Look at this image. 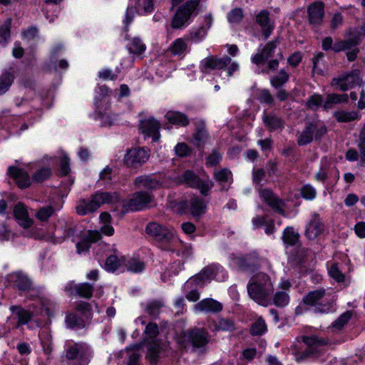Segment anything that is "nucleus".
<instances>
[{"instance_id": "f257e3e1", "label": "nucleus", "mask_w": 365, "mask_h": 365, "mask_svg": "<svg viewBox=\"0 0 365 365\" xmlns=\"http://www.w3.org/2000/svg\"><path fill=\"white\" fill-rule=\"evenodd\" d=\"M247 292L249 296L257 303L267 306L274 292L270 277L263 272L255 274L248 283Z\"/></svg>"}, {"instance_id": "f03ea898", "label": "nucleus", "mask_w": 365, "mask_h": 365, "mask_svg": "<svg viewBox=\"0 0 365 365\" xmlns=\"http://www.w3.org/2000/svg\"><path fill=\"white\" fill-rule=\"evenodd\" d=\"M119 200L117 192H98L93 195L90 201L82 200L76 206V212L85 215L97 210L104 203L116 202Z\"/></svg>"}, {"instance_id": "7ed1b4c3", "label": "nucleus", "mask_w": 365, "mask_h": 365, "mask_svg": "<svg viewBox=\"0 0 365 365\" xmlns=\"http://www.w3.org/2000/svg\"><path fill=\"white\" fill-rule=\"evenodd\" d=\"M210 336L203 328L194 327L182 333V343L185 347L190 344L194 349H203L210 341Z\"/></svg>"}, {"instance_id": "20e7f679", "label": "nucleus", "mask_w": 365, "mask_h": 365, "mask_svg": "<svg viewBox=\"0 0 365 365\" xmlns=\"http://www.w3.org/2000/svg\"><path fill=\"white\" fill-rule=\"evenodd\" d=\"M200 0H188L181 5L174 15L171 26L175 29H181L196 10Z\"/></svg>"}, {"instance_id": "39448f33", "label": "nucleus", "mask_w": 365, "mask_h": 365, "mask_svg": "<svg viewBox=\"0 0 365 365\" xmlns=\"http://www.w3.org/2000/svg\"><path fill=\"white\" fill-rule=\"evenodd\" d=\"M154 202V196L146 191L134 192L124 203L123 206L130 210H141L151 207Z\"/></svg>"}, {"instance_id": "423d86ee", "label": "nucleus", "mask_w": 365, "mask_h": 365, "mask_svg": "<svg viewBox=\"0 0 365 365\" xmlns=\"http://www.w3.org/2000/svg\"><path fill=\"white\" fill-rule=\"evenodd\" d=\"M149 157V150L144 148H132L125 155L124 163L128 168H138L145 163Z\"/></svg>"}, {"instance_id": "0eeeda50", "label": "nucleus", "mask_w": 365, "mask_h": 365, "mask_svg": "<svg viewBox=\"0 0 365 365\" xmlns=\"http://www.w3.org/2000/svg\"><path fill=\"white\" fill-rule=\"evenodd\" d=\"M363 81L360 77L359 72L357 70L353 71L346 76H341L337 78H334L331 85H338L342 91H347L354 88L355 86H361Z\"/></svg>"}, {"instance_id": "6e6552de", "label": "nucleus", "mask_w": 365, "mask_h": 365, "mask_svg": "<svg viewBox=\"0 0 365 365\" xmlns=\"http://www.w3.org/2000/svg\"><path fill=\"white\" fill-rule=\"evenodd\" d=\"M231 61V58L225 56L219 58L217 56H209L201 63L200 70L203 73H208L210 70H221L225 68Z\"/></svg>"}, {"instance_id": "1a4fd4ad", "label": "nucleus", "mask_w": 365, "mask_h": 365, "mask_svg": "<svg viewBox=\"0 0 365 365\" xmlns=\"http://www.w3.org/2000/svg\"><path fill=\"white\" fill-rule=\"evenodd\" d=\"M146 233L160 242H168L173 238V232L165 227L156 222L149 223L145 229Z\"/></svg>"}, {"instance_id": "9d476101", "label": "nucleus", "mask_w": 365, "mask_h": 365, "mask_svg": "<svg viewBox=\"0 0 365 365\" xmlns=\"http://www.w3.org/2000/svg\"><path fill=\"white\" fill-rule=\"evenodd\" d=\"M324 4L322 1H316L311 4L307 8L309 23L314 26L322 24L324 16Z\"/></svg>"}, {"instance_id": "9b49d317", "label": "nucleus", "mask_w": 365, "mask_h": 365, "mask_svg": "<svg viewBox=\"0 0 365 365\" xmlns=\"http://www.w3.org/2000/svg\"><path fill=\"white\" fill-rule=\"evenodd\" d=\"M140 128L144 134L148 136H152L154 142L159 140V129L160 128V125L158 120L153 118L141 120Z\"/></svg>"}, {"instance_id": "f8f14e48", "label": "nucleus", "mask_w": 365, "mask_h": 365, "mask_svg": "<svg viewBox=\"0 0 365 365\" xmlns=\"http://www.w3.org/2000/svg\"><path fill=\"white\" fill-rule=\"evenodd\" d=\"M259 195L270 207L278 212L280 215H284V210L282 208L284 204L282 200L277 197L273 192L269 189H260Z\"/></svg>"}, {"instance_id": "ddd939ff", "label": "nucleus", "mask_w": 365, "mask_h": 365, "mask_svg": "<svg viewBox=\"0 0 365 365\" xmlns=\"http://www.w3.org/2000/svg\"><path fill=\"white\" fill-rule=\"evenodd\" d=\"M269 15V11L262 10L256 16V22L260 26L265 40L269 37L274 29V24L271 22Z\"/></svg>"}, {"instance_id": "4468645a", "label": "nucleus", "mask_w": 365, "mask_h": 365, "mask_svg": "<svg viewBox=\"0 0 365 365\" xmlns=\"http://www.w3.org/2000/svg\"><path fill=\"white\" fill-rule=\"evenodd\" d=\"M279 43V41L278 38L267 43L264 48L262 49L261 52L254 56L252 59V63L257 65L264 63L266 60L273 56L274 51L277 48Z\"/></svg>"}, {"instance_id": "2eb2a0df", "label": "nucleus", "mask_w": 365, "mask_h": 365, "mask_svg": "<svg viewBox=\"0 0 365 365\" xmlns=\"http://www.w3.org/2000/svg\"><path fill=\"white\" fill-rule=\"evenodd\" d=\"M324 225L317 214L312 216V220L309 222L305 235L309 240H315L318 236L323 233Z\"/></svg>"}, {"instance_id": "dca6fc26", "label": "nucleus", "mask_w": 365, "mask_h": 365, "mask_svg": "<svg viewBox=\"0 0 365 365\" xmlns=\"http://www.w3.org/2000/svg\"><path fill=\"white\" fill-rule=\"evenodd\" d=\"M8 174L16 180L20 188H26L31 185L29 175L23 169L11 166L8 169Z\"/></svg>"}, {"instance_id": "f3484780", "label": "nucleus", "mask_w": 365, "mask_h": 365, "mask_svg": "<svg viewBox=\"0 0 365 365\" xmlns=\"http://www.w3.org/2000/svg\"><path fill=\"white\" fill-rule=\"evenodd\" d=\"M14 215L19 224L24 228H29L33 224V220L29 217L27 209L24 203L18 202L14 208Z\"/></svg>"}, {"instance_id": "a211bd4d", "label": "nucleus", "mask_w": 365, "mask_h": 365, "mask_svg": "<svg viewBox=\"0 0 365 365\" xmlns=\"http://www.w3.org/2000/svg\"><path fill=\"white\" fill-rule=\"evenodd\" d=\"M134 185L136 188L144 187L149 190H157L162 187L163 183L152 176L141 175L135 179Z\"/></svg>"}, {"instance_id": "6ab92c4d", "label": "nucleus", "mask_w": 365, "mask_h": 365, "mask_svg": "<svg viewBox=\"0 0 365 365\" xmlns=\"http://www.w3.org/2000/svg\"><path fill=\"white\" fill-rule=\"evenodd\" d=\"M196 310L200 312H210L217 313L222 311V305L220 302L211 299H205L195 305Z\"/></svg>"}, {"instance_id": "aec40b11", "label": "nucleus", "mask_w": 365, "mask_h": 365, "mask_svg": "<svg viewBox=\"0 0 365 365\" xmlns=\"http://www.w3.org/2000/svg\"><path fill=\"white\" fill-rule=\"evenodd\" d=\"M212 274V269H205L199 274L189 279L185 284V289H189L199 285L202 286L205 280L210 279Z\"/></svg>"}, {"instance_id": "412c9836", "label": "nucleus", "mask_w": 365, "mask_h": 365, "mask_svg": "<svg viewBox=\"0 0 365 365\" xmlns=\"http://www.w3.org/2000/svg\"><path fill=\"white\" fill-rule=\"evenodd\" d=\"M189 210L193 217H197L205 212L206 205L202 198L194 196L189 201Z\"/></svg>"}, {"instance_id": "4be33fe9", "label": "nucleus", "mask_w": 365, "mask_h": 365, "mask_svg": "<svg viewBox=\"0 0 365 365\" xmlns=\"http://www.w3.org/2000/svg\"><path fill=\"white\" fill-rule=\"evenodd\" d=\"M315 130L316 126L313 123H307L304 129L300 133L297 139L298 145H304L310 143L313 140Z\"/></svg>"}, {"instance_id": "5701e85b", "label": "nucleus", "mask_w": 365, "mask_h": 365, "mask_svg": "<svg viewBox=\"0 0 365 365\" xmlns=\"http://www.w3.org/2000/svg\"><path fill=\"white\" fill-rule=\"evenodd\" d=\"M167 120L174 125L186 126L189 124V119L186 115L178 111L170 110L165 114Z\"/></svg>"}, {"instance_id": "b1692460", "label": "nucleus", "mask_w": 365, "mask_h": 365, "mask_svg": "<svg viewBox=\"0 0 365 365\" xmlns=\"http://www.w3.org/2000/svg\"><path fill=\"white\" fill-rule=\"evenodd\" d=\"M11 311L14 312L18 318L17 327L21 324H27L32 318V313L28 310L24 309L19 306H11Z\"/></svg>"}, {"instance_id": "393cba45", "label": "nucleus", "mask_w": 365, "mask_h": 365, "mask_svg": "<svg viewBox=\"0 0 365 365\" xmlns=\"http://www.w3.org/2000/svg\"><path fill=\"white\" fill-rule=\"evenodd\" d=\"M13 71H5L0 76V95L6 93L14 80Z\"/></svg>"}, {"instance_id": "a878e982", "label": "nucleus", "mask_w": 365, "mask_h": 365, "mask_svg": "<svg viewBox=\"0 0 365 365\" xmlns=\"http://www.w3.org/2000/svg\"><path fill=\"white\" fill-rule=\"evenodd\" d=\"M164 307V303L160 300H154L149 302L145 307V312L152 318L158 319L160 314L161 309Z\"/></svg>"}, {"instance_id": "bb28decb", "label": "nucleus", "mask_w": 365, "mask_h": 365, "mask_svg": "<svg viewBox=\"0 0 365 365\" xmlns=\"http://www.w3.org/2000/svg\"><path fill=\"white\" fill-rule=\"evenodd\" d=\"M87 349L83 345L76 344L70 346L66 353V357L68 360H74L83 357L86 353Z\"/></svg>"}, {"instance_id": "cd10ccee", "label": "nucleus", "mask_w": 365, "mask_h": 365, "mask_svg": "<svg viewBox=\"0 0 365 365\" xmlns=\"http://www.w3.org/2000/svg\"><path fill=\"white\" fill-rule=\"evenodd\" d=\"M214 178L222 186V190H227L228 188L225 187L224 184L230 180L232 178V173L227 168H223L220 170L214 172Z\"/></svg>"}, {"instance_id": "c85d7f7f", "label": "nucleus", "mask_w": 365, "mask_h": 365, "mask_svg": "<svg viewBox=\"0 0 365 365\" xmlns=\"http://www.w3.org/2000/svg\"><path fill=\"white\" fill-rule=\"evenodd\" d=\"M346 36H349L355 41V43L359 45L365 37V23L359 27L350 29L346 32Z\"/></svg>"}, {"instance_id": "c756f323", "label": "nucleus", "mask_w": 365, "mask_h": 365, "mask_svg": "<svg viewBox=\"0 0 365 365\" xmlns=\"http://www.w3.org/2000/svg\"><path fill=\"white\" fill-rule=\"evenodd\" d=\"M14 282L17 287L22 291L29 290L31 288V282L30 279L21 272L15 273L13 275Z\"/></svg>"}, {"instance_id": "7c9ffc66", "label": "nucleus", "mask_w": 365, "mask_h": 365, "mask_svg": "<svg viewBox=\"0 0 365 365\" xmlns=\"http://www.w3.org/2000/svg\"><path fill=\"white\" fill-rule=\"evenodd\" d=\"M213 323L216 330L232 331L236 329L235 322L230 319L217 318Z\"/></svg>"}, {"instance_id": "2f4dec72", "label": "nucleus", "mask_w": 365, "mask_h": 365, "mask_svg": "<svg viewBox=\"0 0 365 365\" xmlns=\"http://www.w3.org/2000/svg\"><path fill=\"white\" fill-rule=\"evenodd\" d=\"M181 182L190 187H197L200 185V178L191 170H186L180 177Z\"/></svg>"}, {"instance_id": "473e14b6", "label": "nucleus", "mask_w": 365, "mask_h": 365, "mask_svg": "<svg viewBox=\"0 0 365 365\" xmlns=\"http://www.w3.org/2000/svg\"><path fill=\"white\" fill-rule=\"evenodd\" d=\"M66 323L67 326L71 328H84L86 327V322L83 319L78 317L74 313H69L66 318Z\"/></svg>"}, {"instance_id": "72a5a7b5", "label": "nucleus", "mask_w": 365, "mask_h": 365, "mask_svg": "<svg viewBox=\"0 0 365 365\" xmlns=\"http://www.w3.org/2000/svg\"><path fill=\"white\" fill-rule=\"evenodd\" d=\"M353 313L351 311H346L332 323L331 328L334 331H340L351 319Z\"/></svg>"}, {"instance_id": "f704fd0d", "label": "nucleus", "mask_w": 365, "mask_h": 365, "mask_svg": "<svg viewBox=\"0 0 365 365\" xmlns=\"http://www.w3.org/2000/svg\"><path fill=\"white\" fill-rule=\"evenodd\" d=\"M289 74L284 70L282 69L278 75L273 76L270 79V83L275 88H279L289 81Z\"/></svg>"}, {"instance_id": "c9c22d12", "label": "nucleus", "mask_w": 365, "mask_h": 365, "mask_svg": "<svg viewBox=\"0 0 365 365\" xmlns=\"http://www.w3.org/2000/svg\"><path fill=\"white\" fill-rule=\"evenodd\" d=\"M348 101L347 94H331L328 95L327 101L324 102V107L325 109L331 108L333 103H339L346 102Z\"/></svg>"}, {"instance_id": "e433bc0d", "label": "nucleus", "mask_w": 365, "mask_h": 365, "mask_svg": "<svg viewBox=\"0 0 365 365\" xmlns=\"http://www.w3.org/2000/svg\"><path fill=\"white\" fill-rule=\"evenodd\" d=\"M263 121L269 130H276L282 126V120L273 115H264L263 117Z\"/></svg>"}, {"instance_id": "4c0bfd02", "label": "nucleus", "mask_w": 365, "mask_h": 365, "mask_svg": "<svg viewBox=\"0 0 365 365\" xmlns=\"http://www.w3.org/2000/svg\"><path fill=\"white\" fill-rule=\"evenodd\" d=\"M324 289L310 292L304 297L303 302L308 305H314L318 300L324 297Z\"/></svg>"}, {"instance_id": "58836bf2", "label": "nucleus", "mask_w": 365, "mask_h": 365, "mask_svg": "<svg viewBox=\"0 0 365 365\" xmlns=\"http://www.w3.org/2000/svg\"><path fill=\"white\" fill-rule=\"evenodd\" d=\"M160 352V346L159 344L155 341H151L148 344L147 357L150 359L152 364L156 363Z\"/></svg>"}, {"instance_id": "ea45409f", "label": "nucleus", "mask_w": 365, "mask_h": 365, "mask_svg": "<svg viewBox=\"0 0 365 365\" xmlns=\"http://www.w3.org/2000/svg\"><path fill=\"white\" fill-rule=\"evenodd\" d=\"M299 235L294 232L293 227H287L283 233V240L285 243L294 245L299 240Z\"/></svg>"}, {"instance_id": "a19ab883", "label": "nucleus", "mask_w": 365, "mask_h": 365, "mask_svg": "<svg viewBox=\"0 0 365 365\" xmlns=\"http://www.w3.org/2000/svg\"><path fill=\"white\" fill-rule=\"evenodd\" d=\"M75 289L81 297L90 299L93 295L94 287L88 283H83L76 286Z\"/></svg>"}, {"instance_id": "79ce46f5", "label": "nucleus", "mask_w": 365, "mask_h": 365, "mask_svg": "<svg viewBox=\"0 0 365 365\" xmlns=\"http://www.w3.org/2000/svg\"><path fill=\"white\" fill-rule=\"evenodd\" d=\"M334 116L339 122H349L359 118V114L356 111H339L334 113Z\"/></svg>"}, {"instance_id": "37998d69", "label": "nucleus", "mask_w": 365, "mask_h": 365, "mask_svg": "<svg viewBox=\"0 0 365 365\" xmlns=\"http://www.w3.org/2000/svg\"><path fill=\"white\" fill-rule=\"evenodd\" d=\"M187 48V43L182 38L176 39L169 48V51L174 55L182 53Z\"/></svg>"}, {"instance_id": "c03bdc74", "label": "nucleus", "mask_w": 365, "mask_h": 365, "mask_svg": "<svg viewBox=\"0 0 365 365\" xmlns=\"http://www.w3.org/2000/svg\"><path fill=\"white\" fill-rule=\"evenodd\" d=\"M267 329L264 321L262 318H259L252 326L250 334L253 336H259L262 334Z\"/></svg>"}, {"instance_id": "a18cd8bd", "label": "nucleus", "mask_w": 365, "mask_h": 365, "mask_svg": "<svg viewBox=\"0 0 365 365\" xmlns=\"http://www.w3.org/2000/svg\"><path fill=\"white\" fill-rule=\"evenodd\" d=\"M51 174L49 168H43L36 171L33 175V180L36 182H41L48 179Z\"/></svg>"}, {"instance_id": "49530a36", "label": "nucleus", "mask_w": 365, "mask_h": 365, "mask_svg": "<svg viewBox=\"0 0 365 365\" xmlns=\"http://www.w3.org/2000/svg\"><path fill=\"white\" fill-rule=\"evenodd\" d=\"M54 212L52 206L41 207L36 214V217L41 221H46Z\"/></svg>"}, {"instance_id": "de8ad7c7", "label": "nucleus", "mask_w": 365, "mask_h": 365, "mask_svg": "<svg viewBox=\"0 0 365 365\" xmlns=\"http://www.w3.org/2000/svg\"><path fill=\"white\" fill-rule=\"evenodd\" d=\"M11 19H7L0 27V37L4 43L10 38L11 36Z\"/></svg>"}, {"instance_id": "09e8293b", "label": "nucleus", "mask_w": 365, "mask_h": 365, "mask_svg": "<svg viewBox=\"0 0 365 365\" xmlns=\"http://www.w3.org/2000/svg\"><path fill=\"white\" fill-rule=\"evenodd\" d=\"M274 303L277 307L286 306L289 300V295L284 291L277 292L274 297Z\"/></svg>"}, {"instance_id": "8fccbe9b", "label": "nucleus", "mask_w": 365, "mask_h": 365, "mask_svg": "<svg viewBox=\"0 0 365 365\" xmlns=\"http://www.w3.org/2000/svg\"><path fill=\"white\" fill-rule=\"evenodd\" d=\"M120 265V259L115 255H110L106 260L105 268L109 272H114Z\"/></svg>"}, {"instance_id": "3c124183", "label": "nucleus", "mask_w": 365, "mask_h": 365, "mask_svg": "<svg viewBox=\"0 0 365 365\" xmlns=\"http://www.w3.org/2000/svg\"><path fill=\"white\" fill-rule=\"evenodd\" d=\"M244 17V13L241 8L232 9L228 14V20L230 23H240Z\"/></svg>"}, {"instance_id": "603ef678", "label": "nucleus", "mask_w": 365, "mask_h": 365, "mask_svg": "<svg viewBox=\"0 0 365 365\" xmlns=\"http://www.w3.org/2000/svg\"><path fill=\"white\" fill-rule=\"evenodd\" d=\"M329 275L338 282H343L344 279V275L339 270L338 264L334 263L331 265L329 269Z\"/></svg>"}, {"instance_id": "864d4df0", "label": "nucleus", "mask_w": 365, "mask_h": 365, "mask_svg": "<svg viewBox=\"0 0 365 365\" xmlns=\"http://www.w3.org/2000/svg\"><path fill=\"white\" fill-rule=\"evenodd\" d=\"M136 7L143 9L146 13H151L154 9L153 0H137Z\"/></svg>"}, {"instance_id": "5fc2aeb1", "label": "nucleus", "mask_w": 365, "mask_h": 365, "mask_svg": "<svg viewBox=\"0 0 365 365\" xmlns=\"http://www.w3.org/2000/svg\"><path fill=\"white\" fill-rule=\"evenodd\" d=\"M302 341L304 343H305L308 348H315L317 350V347L319 346L322 345L324 343L322 340H319L317 336H302Z\"/></svg>"}, {"instance_id": "6e6d98bb", "label": "nucleus", "mask_w": 365, "mask_h": 365, "mask_svg": "<svg viewBox=\"0 0 365 365\" xmlns=\"http://www.w3.org/2000/svg\"><path fill=\"white\" fill-rule=\"evenodd\" d=\"M145 333L148 337L151 339L155 338L159 334V328L158 324L154 322L148 323V324L146 326Z\"/></svg>"}, {"instance_id": "4d7b16f0", "label": "nucleus", "mask_w": 365, "mask_h": 365, "mask_svg": "<svg viewBox=\"0 0 365 365\" xmlns=\"http://www.w3.org/2000/svg\"><path fill=\"white\" fill-rule=\"evenodd\" d=\"M221 160V155L217 150H213L207 158L206 164L210 166L217 165Z\"/></svg>"}, {"instance_id": "13d9d810", "label": "nucleus", "mask_w": 365, "mask_h": 365, "mask_svg": "<svg viewBox=\"0 0 365 365\" xmlns=\"http://www.w3.org/2000/svg\"><path fill=\"white\" fill-rule=\"evenodd\" d=\"M145 48V45L143 44L139 39L135 38L133 41L129 48V50L131 53L140 54L142 52L144 51Z\"/></svg>"}, {"instance_id": "bf43d9fd", "label": "nucleus", "mask_w": 365, "mask_h": 365, "mask_svg": "<svg viewBox=\"0 0 365 365\" xmlns=\"http://www.w3.org/2000/svg\"><path fill=\"white\" fill-rule=\"evenodd\" d=\"M258 99L260 102L264 103L267 104H272L274 103V98L269 93V91L267 89H263L260 91L259 93Z\"/></svg>"}, {"instance_id": "052dcab7", "label": "nucleus", "mask_w": 365, "mask_h": 365, "mask_svg": "<svg viewBox=\"0 0 365 365\" xmlns=\"http://www.w3.org/2000/svg\"><path fill=\"white\" fill-rule=\"evenodd\" d=\"M76 309L86 318H88L91 315V307L88 302H81L76 306Z\"/></svg>"}, {"instance_id": "680f3d73", "label": "nucleus", "mask_w": 365, "mask_h": 365, "mask_svg": "<svg viewBox=\"0 0 365 365\" xmlns=\"http://www.w3.org/2000/svg\"><path fill=\"white\" fill-rule=\"evenodd\" d=\"M127 267L128 270L133 272H140L144 269V264L136 259H131L127 264Z\"/></svg>"}, {"instance_id": "e2e57ef3", "label": "nucleus", "mask_w": 365, "mask_h": 365, "mask_svg": "<svg viewBox=\"0 0 365 365\" xmlns=\"http://www.w3.org/2000/svg\"><path fill=\"white\" fill-rule=\"evenodd\" d=\"M301 194L304 198L311 200L315 197L316 192L312 187L307 185L302 187Z\"/></svg>"}, {"instance_id": "0e129e2a", "label": "nucleus", "mask_w": 365, "mask_h": 365, "mask_svg": "<svg viewBox=\"0 0 365 365\" xmlns=\"http://www.w3.org/2000/svg\"><path fill=\"white\" fill-rule=\"evenodd\" d=\"M343 24V16L341 13H336L334 14L331 21V29L332 30L336 29L339 26Z\"/></svg>"}, {"instance_id": "69168bd1", "label": "nucleus", "mask_w": 365, "mask_h": 365, "mask_svg": "<svg viewBox=\"0 0 365 365\" xmlns=\"http://www.w3.org/2000/svg\"><path fill=\"white\" fill-rule=\"evenodd\" d=\"M90 247L91 242L86 237L83 238L81 242H78L76 244V249L78 254L88 251Z\"/></svg>"}, {"instance_id": "338daca9", "label": "nucleus", "mask_w": 365, "mask_h": 365, "mask_svg": "<svg viewBox=\"0 0 365 365\" xmlns=\"http://www.w3.org/2000/svg\"><path fill=\"white\" fill-rule=\"evenodd\" d=\"M70 172L69 168V158L64 156L61 160V169L60 173L61 175H67Z\"/></svg>"}, {"instance_id": "774afa93", "label": "nucleus", "mask_w": 365, "mask_h": 365, "mask_svg": "<svg viewBox=\"0 0 365 365\" xmlns=\"http://www.w3.org/2000/svg\"><path fill=\"white\" fill-rule=\"evenodd\" d=\"M213 185L214 183L212 181L202 182L201 180H200V185L199 186H197V187L200 188V192L203 195H207L208 191Z\"/></svg>"}]
</instances>
